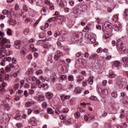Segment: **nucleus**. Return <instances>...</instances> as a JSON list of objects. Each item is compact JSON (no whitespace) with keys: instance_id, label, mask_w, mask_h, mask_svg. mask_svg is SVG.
<instances>
[{"instance_id":"13","label":"nucleus","mask_w":128,"mask_h":128,"mask_svg":"<svg viewBox=\"0 0 128 128\" xmlns=\"http://www.w3.org/2000/svg\"><path fill=\"white\" fill-rule=\"evenodd\" d=\"M114 28L116 32H122V25L120 24L118 22L114 23Z\"/></svg>"},{"instance_id":"47","label":"nucleus","mask_w":128,"mask_h":128,"mask_svg":"<svg viewBox=\"0 0 128 128\" xmlns=\"http://www.w3.org/2000/svg\"><path fill=\"white\" fill-rule=\"evenodd\" d=\"M5 70L6 72H12V69L6 66L5 68Z\"/></svg>"},{"instance_id":"36","label":"nucleus","mask_w":128,"mask_h":128,"mask_svg":"<svg viewBox=\"0 0 128 128\" xmlns=\"http://www.w3.org/2000/svg\"><path fill=\"white\" fill-rule=\"evenodd\" d=\"M32 72H34V68H30L26 72V74H32Z\"/></svg>"},{"instance_id":"6","label":"nucleus","mask_w":128,"mask_h":128,"mask_svg":"<svg viewBox=\"0 0 128 128\" xmlns=\"http://www.w3.org/2000/svg\"><path fill=\"white\" fill-rule=\"evenodd\" d=\"M20 83H18L16 84V85L14 86V89L15 90H18V92H16L18 94H22L24 92V91L20 88L24 86V80H20Z\"/></svg>"},{"instance_id":"52","label":"nucleus","mask_w":128,"mask_h":128,"mask_svg":"<svg viewBox=\"0 0 128 128\" xmlns=\"http://www.w3.org/2000/svg\"><path fill=\"white\" fill-rule=\"evenodd\" d=\"M90 100H95V101H96V100H98V97L96 96H92L90 98Z\"/></svg>"},{"instance_id":"24","label":"nucleus","mask_w":128,"mask_h":128,"mask_svg":"<svg viewBox=\"0 0 128 128\" xmlns=\"http://www.w3.org/2000/svg\"><path fill=\"white\" fill-rule=\"evenodd\" d=\"M108 76L109 78H114L116 76V74L114 73H110L108 75Z\"/></svg>"},{"instance_id":"45","label":"nucleus","mask_w":128,"mask_h":128,"mask_svg":"<svg viewBox=\"0 0 128 128\" xmlns=\"http://www.w3.org/2000/svg\"><path fill=\"white\" fill-rule=\"evenodd\" d=\"M83 32H90V27L86 26L84 28Z\"/></svg>"},{"instance_id":"16","label":"nucleus","mask_w":128,"mask_h":128,"mask_svg":"<svg viewBox=\"0 0 128 128\" xmlns=\"http://www.w3.org/2000/svg\"><path fill=\"white\" fill-rule=\"evenodd\" d=\"M80 62V64H88V60H86L84 59H82V58H80L76 60V64H78Z\"/></svg>"},{"instance_id":"26","label":"nucleus","mask_w":128,"mask_h":128,"mask_svg":"<svg viewBox=\"0 0 128 128\" xmlns=\"http://www.w3.org/2000/svg\"><path fill=\"white\" fill-rule=\"evenodd\" d=\"M57 2L60 6H62V8L64 6V0H57Z\"/></svg>"},{"instance_id":"21","label":"nucleus","mask_w":128,"mask_h":128,"mask_svg":"<svg viewBox=\"0 0 128 128\" xmlns=\"http://www.w3.org/2000/svg\"><path fill=\"white\" fill-rule=\"evenodd\" d=\"M47 98H50L54 96V94L50 92H47L45 94Z\"/></svg>"},{"instance_id":"19","label":"nucleus","mask_w":128,"mask_h":128,"mask_svg":"<svg viewBox=\"0 0 128 128\" xmlns=\"http://www.w3.org/2000/svg\"><path fill=\"white\" fill-rule=\"evenodd\" d=\"M38 22H40V20L32 19L30 22V24L32 26H36L38 24Z\"/></svg>"},{"instance_id":"34","label":"nucleus","mask_w":128,"mask_h":128,"mask_svg":"<svg viewBox=\"0 0 128 128\" xmlns=\"http://www.w3.org/2000/svg\"><path fill=\"white\" fill-rule=\"evenodd\" d=\"M9 24H11V26H14V24H16V20H12V19H10L9 20Z\"/></svg>"},{"instance_id":"33","label":"nucleus","mask_w":128,"mask_h":128,"mask_svg":"<svg viewBox=\"0 0 128 128\" xmlns=\"http://www.w3.org/2000/svg\"><path fill=\"white\" fill-rule=\"evenodd\" d=\"M124 18L128 20V9H126L124 12Z\"/></svg>"},{"instance_id":"15","label":"nucleus","mask_w":128,"mask_h":128,"mask_svg":"<svg viewBox=\"0 0 128 128\" xmlns=\"http://www.w3.org/2000/svg\"><path fill=\"white\" fill-rule=\"evenodd\" d=\"M63 56H64V54H62V52L60 50H58L56 52L54 56V60H58L59 58H60Z\"/></svg>"},{"instance_id":"50","label":"nucleus","mask_w":128,"mask_h":128,"mask_svg":"<svg viewBox=\"0 0 128 128\" xmlns=\"http://www.w3.org/2000/svg\"><path fill=\"white\" fill-rule=\"evenodd\" d=\"M6 94V89L5 88H2L0 90V94Z\"/></svg>"},{"instance_id":"44","label":"nucleus","mask_w":128,"mask_h":128,"mask_svg":"<svg viewBox=\"0 0 128 128\" xmlns=\"http://www.w3.org/2000/svg\"><path fill=\"white\" fill-rule=\"evenodd\" d=\"M74 116L76 118H78L80 116V113L79 112H76L74 114Z\"/></svg>"},{"instance_id":"5","label":"nucleus","mask_w":128,"mask_h":128,"mask_svg":"<svg viewBox=\"0 0 128 128\" xmlns=\"http://www.w3.org/2000/svg\"><path fill=\"white\" fill-rule=\"evenodd\" d=\"M10 42V40L6 39L4 36L0 37V46L4 48V46H6L7 48H10L12 46L10 44H8Z\"/></svg>"},{"instance_id":"55","label":"nucleus","mask_w":128,"mask_h":128,"mask_svg":"<svg viewBox=\"0 0 128 128\" xmlns=\"http://www.w3.org/2000/svg\"><path fill=\"white\" fill-rule=\"evenodd\" d=\"M6 80H10V75L8 74H6L5 76Z\"/></svg>"},{"instance_id":"54","label":"nucleus","mask_w":128,"mask_h":128,"mask_svg":"<svg viewBox=\"0 0 128 128\" xmlns=\"http://www.w3.org/2000/svg\"><path fill=\"white\" fill-rule=\"evenodd\" d=\"M28 94H30L31 96L34 94V90L32 89L29 90Z\"/></svg>"},{"instance_id":"42","label":"nucleus","mask_w":128,"mask_h":128,"mask_svg":"<svg viewBox=\"0 0 128 128\" xmlns=\"http://www.w3.org/2000/svg\"><path fill=\"white\" fill-rule=\"evenodd\" d=\"M72 12L74 14H78V9L76 8H73Z\"/></svg>"},{"instance_id":"63","label":"nucleus","mask_w":128,"mask_h":128,"mask_svg":"<svg viewBox=\"0 0 128 128\" xmlns=\"http://www.w3.org/2000/svg\"><path fill=\"white\" fill-rule=\"evenodd\" d=\"M24 96H26V98H28V90H24Z\"/></svg>"},{"instance_id":"23","label":"nucleus","mask_w":128,"mask_h":128,"mask_svg":"<svg viewBox=\"0 0 128 128\" xmlns=\"http://www.w3.org/2000/svg\"><path fill=\"white\" fill-rule=\"evenodd\" d=\"M90 116V118L88 117V115H85L84 116V120L86 122L87 120H93V118H94L92 116Z\"/></svg>"},{"instance_id":"2","label":"nucleus","mask_w":128,"mask_h":128,"mask_svg":"<svg viewBox=\"0 0 128 128\" xmlns=\"http://www.w3.org/2000/svg\"><path fill=\"white\" fill-rule=\"evenodd\" d=\"M77 83L78 84H82L83 86H86L88 84H94V76H90L88 80H86L85 82L84 80V76H79L77 78Z\"/></svg>"},{"instance_id":"27","label":"nucleus","mask_w":128,"mask_h":128,"mask_svg":"<svg viewBox=\"0 0 128 128\" xmlns=\"http://www.w3.org/2000/svg\"><path fill=\"white\" fill-rule=\"evenodd\" d=\"M62 8L64 10V12H66V14H68V12H70V8H68L66 6H63Z\"/></svg>"},{"instance_id":"51","label":"nucleus","mask_w":128,"mask_h":128,"mask_svg":"<svg viewBox=\"0 0 128 128\" xmlns=\"http://www.w3.org/2000/svg\"><path fill=\"white\" fill-rule=\"evenodd\" d=\"M3 14H4V16H6L8 14V10H3L2 12Z\"/></svg>"},{"instance_id":"43","label":"nucleus","mask_w":128,"mask_h":128,"mask_svg":"<svg viewBox=\"0 0 128 128\" xmlns=\"http://www.w3.org/2000/svg\"><path fill=\"white\" fill-rule=\"evenodd\" d=\"M47 112L50 114H54V110H52V109L51 108H48L47 110Z\"/></svg>"},{"instance_id":"62","label":"nucleus","mask_w":128,"mask_h":128,"mask_svg":"<svg viewBox=\"0 0 128 128\" xmlns=\"http://www.w3.org/2000/svg\"><path fill=\"white\" fill-rule=\"evenodd\" d=\"M64 50L66 52H70V48H68V46H64Z\"/></svg>"},{"instance_id":"14","label":"nucleus","mask_w":128,"mask_h":128,"mask_svg":"<svg viewBox=\"0 0 128 128\" xmlns=\"http://www.w3.org/2000/svg\"><path fill=\"white\" fill-rule=\"evenodd\" d=\"M117 46L118 48V52L120 54H125L126 50V48L124 46H122V45H120V44H117Z\"/></svg>"},{"instance_id":"1","label":"nucleus","mask_w":128,"mask_h":128,"mask_svg":"<svg viewBox=\"0 0 128 128\" xmlns=\"http://www.w3.org/2000/svg\"><path fill=\"white\" fill-rule=\"evenodd\" d=\"M83 34L82 32H77L73 34H72L71 38V42L74 44H78V46H83L84 43L82 40V38Z\"/></svg>"},{"instance_id":"60","label":"nucleus","mask_w":128,"mask_h":128,"mask_svg":"<svg viewBox=\"0 0 128 128\" xmlns=\"http://www.w3.org/2000/svg\"><path fill=\"white\" fill-rule=\"evenodd\" d=\"M16 128H22V123H17L16 124Z\"/></svg>"},{"instance_id":"18","label":"nucleus","mask_w":128,"mask_h":128,"mask_svg":"<svg viewBox=\"0 0 128 128\" xmlns=\"http://www.w3.org/2000/svg\"><path fill=\"white\" fill-rule=\"evenodd\" d=\"M22 44V42H20V40H16L15 42V44H14V48H20V46Z\"/></svg>"},{"instance_id":"30","label":"nucleus","mask_w":128,"mask_h":128,"mask_svg":"<svg viewBox=\"0 0 128 128\" xmlns=\"http://www.w3.org/2000/svg\"><path fill=\"white\" fill-rule=\"evenodd\" d=\"M43 46L44 48H50V47L52 46V45L50 44V43H46L43 45Z\"/></svg>"},{"instance_id":"41","label":"nucleus","mask_w":128,"mask_h":128,"mask_svg":"<svg viewBox=\"0 0 128 128\" xmlns=\"http://www.w3.org/2000/svg\"><path fill=\"white\" fill-rule=\"evenodd\" d=\"M68 4L70 6H74V1L73 0H68Z\"/></svg>"},{"instance_id":"38","label":"nucleus","mask_w":128,"mask_h":128,"mask_svg":"<svg viewBox=\"0 0 128 128\" xmlns=\"http://www.w3.org/2000/svg\"><path fill=\"white\" fill-rule=\"evenodd\" d=\"M6 34L8 36H10L12 34V30L10 28H8L6 32Z\"/></svg>"},{"instance_id":"48","label":"nucleus","mask_w":128,"mask_h":128,"mask_svg":"<svg viewBox=\"0 0 128 128\" xmlns=\"http://www.w3.org/2000/svg\"><path fill=\"white\" fill-rule=\"evenodd\" d=\"M56 74H52V76H51V80H54V82H56Z\"/></svg>"},{"instance_id":"58","label":"nucleus","mask_w":128,"mask_h":128,"mask_svg":"<svg viewBox=\"0 0 128 128\" xmlns=\"http://www.w3.org/2000/svg\"><path fill=\"white\" fill-rule=\"evenodd\" d=\"M42 106L43 108H46V106H48V103H46V102H44L42 104Z\"/></svg>"},{"instance_id":"4","label":"nucleus","mask_w":128,"mask_h":128,"mask_svg":"<svg viewBox=\"0 0 128 128\" xmlns=\"http://www.w3.org/2000/svg\"><path fill=\"white\" fill-rule=\"evenodd\" d=\"M84 36L87 44H94L96 42V35L94 34H86Z\"/></svg>"},{"instance_id":"12","label":"nucleus","mask_w":128,"mask_h":128,"mask_svg":"<svg viewBox=\"0 0 128 128\" xmlns=\"http://www.w3.org/2000/svg\"><path fill=\"white\" fill-rule=\"evenodd\" d=\"M37 84L39 88H44L45 90H48V85L47 84H44V83L42 82H40V80H37Z\"/></svg>"},{"instance_id":"59","label":"nucleus","mask_w":128,"mask_h":128,"mask_svg":"<svg viewBox=\"0 0 128 128\" xmlns=\"http://www.w3.org/2000/svg\"><path fill=\"white\" fill-rule=\"evenodd\" d=\"M81 126H82V124H80V122H78L76 123L75 127L76 128H80Z\"/></svg>"},{"instance_id":"3","label":"nucleus","mask_w":128,"mask_h":128,"mask_svg":"<svg viewBox=\"0 0 128 128\" xmlns=\"http://www.w3.org/2000/svg\"><path fill=\"white\" fill-rule=\"evenodd\" d=\"M54 38L58 37V40L60 42H64L68 38V34L66 31L58 32L54 34Z\"/></svg>"},{"instance_id":"40","label":"nucleus","mask_w":128,"mask_h":128,"mask_svg":"<svg viewBox=\"0 0 128 128\" xmlns=\"http://www.w3.org/2000/svg\"><path fill=\"white\" fill-rule=\"evenodd\" d=\"M102 94H104V96H108V91L106 89H104L102 90Z\"/></svg>"},{"instance_id":"10","label":"nucleus","mask_w":128,"mask_h":128,"mask_svg":"<svg viewBox=\"0 0 128 128\" xmlns=\"http://www.w3.org/2000/svg\"><path fill=\"white\" fill-rule=\"evenodd\" d=\"M122 68V64H120V62L118 60H115L113 62V64H112V70H120Z\"/></svg>"},{"instance_id":"22","label":"nucleus","mask_w":128,"mask_h":128,"mask_svg":"<svg viewBox=\"0 0 128 128\" xmlns=\"http://www.w3.org/2000/svg\"><path fill=\"white\" fill-rule=\"evenodd\" d=\"M82 88L80 87H76L75 88V92L76 94H81Z\"/></svg>"},{"instance_id":"29","label":"nucleus","mask_w":128,"mask_h":128,"mask_svg":"<svg viewBox=\"0 0 128 128\" xmlns=\"http://www.w3.org/2000/svg\"><path fill=\"white\" fill-rule=\"evenodd\" d=\"M123 102L125 104H128V96H125L123 98Z\"/></svg>"},{"instance_id":"64","label":"nucleus","mask_w":128,"mask_h":128,"mask_svg":"<svg viewBox=\"0 0 128 128\" xmlns=\"http://www.w3.org/2000/svg\"><path fill=\"white\" fill-rule=\"evenodd\" d=\"M95 22L97 24H102V21H100V18H96V20H95Z\"/></svg>"},{"instance_id":"9","label":"nucleus","mask_w":128,"mask_h":128,"mask_svg":"<svg viewBox=\"0 0 128 128\" xmlns=\"http://www.w3.org/2000/svg\"><path fill=\"white\" fill-rule=\"evenodd\" d=\"M24 106L25 108H30V106L34 110V108H36V102L34 101L27 102L25 103Z\"/></svg>"},{"instance_id":"61","label":"nucleus","mask_w":128,"mask_h":128,"mask_svg":"<svg viewBox=\"0 0 128 128\" xmlns=\"http://www.w3.org/2000/svg\"><path fill=\"white\" fill-rule=\"evenodd\" d=\"M112 96L113 98H117L118 94L116 93V92H112Z\"/></svg>"},{"instance_id":"32","label":"nucleus","mask_w":128,"mask_h":128,"mask_svg":"<svg viewBox=\"0 0 128 128\" xmlns=\"http://www.w3.org/2000/svg\"><path fill=\"white\" fill-rule=\"evenodd\" d=\"M110 36H112V34H108V33H107L104 35L103 38L106 40V38H110Z\"/></svg>"},{"instance_id":"11","label":"nucleus","mask_w":128,"mask_h":128,"mask_svg":"<svg viewBox=\"0 0 128 128\" xmlns=\"http://www.w3.org/2000/svg\"><path fill=\"white\" fill-rule=\"evenodd\" d=\"M102 26L104 32H110L108 30H112V29H110L112 26L108 24V22L104 23V24L102 25Z\"/></svg>"},{"instance_id":"8","label":"nucleus","mask_w":128,"mask_h":128,"mask_svg":"<svg viewBox=\"0 0 128 128\" xmlns=\"http://www.w3.org/2000/svg\"><path fill=\"white\" fill-rule=\"evenodd\" d=\"M117 84L118 86V88L122 90V88H126V86L128 84V81L125 78H121L118 80Z\"/></svg>"},{"instance_id":"46","label":"nucleus","mask_w":128,"mask_h":128,"mask_svg":"<svg viewBox=\"0 0 128 128\" xmlns=\"http://www.w3.org/2000/svg\"><path fill=\"white\" fill-rule=\"evenodd\" d=\"M122 62L124 63L128 62V58L126 56L123 57L122 58Z\"/></svg>"},{"instance_id":"57","label":"nucleus","mask_w":128,"mask_h":128,"mask_svg":"<svg viewBox=\"0 0 128 128\" xmlns=\"http://www.w3.org/2000/svg\"><path fill=\"white\" fill-rule=\"evenodd\" d=\"M49 8L50 10H54V4H50L49 5Z\"/></svg>"},{"instance_id":"56","label":"nucleus","mask_w":128,"mask_h":128,"mask_svg":"<svg viewBox=\"0 0 128 128\" xmlns=\"http://www.w3.org/2000/svg\"><path fill=\"white\" fill-rule=\"evenodd\" d=\"M2 104L3 106H6V108H9L10 107V105H8V104L6 102L3 101L2 102Z\"/></svg>"},{"instance_id":"35","label":"nucleus","mask_w":128,"mask_h":128,"mask_svg":"<svg viewBox=\"0 0 128 128\" xmlns=\"http://www.w3.org/2000/svg\"><path fill=\"white\" fill-rule=\"evenodd\" d=\"M36 76H42V70H38L36 72Z\"/></svg>"},{"instance_id":"31","label":"nucleus","mask_w":128,"mask_h":128,"mask_svg":"<svg viewBox=\"0 0 128 128\" xmlns=\"http://www.w3.org/2000/svg\"><path fill=\"white\" fill-rule=\"evenodd\" d=\"M38 87V80H36V82L32 84V88H36Z\"/></svg>"},{"instance_id":"39","label":"nucleus","mask_w":128,"mask_h":128,"mask_svg":"<svg viewBox=\"0 0 128 128\" xmlns=\"http://www.w3.org/2000/svg\"><path fill=\"white\" fill-rule=\"evenodd\" d=\"M4 62H12V58L10 57H6L4 58V59L3 60Z\"/></svg>"},{"instance_id":"7","label":"nucleus","mask_w":128,"mask_h":128,"mask_svg":"<svg viewBox=\"0 0 128 128\" xmlns=\"http://www.w3.org/2000/svg\"><path fill=\"white\" fill-rule=\"evenodd\" d=\"M12 54V52L10 50H6V48L1 47L0 48V58H4L6 56H10Z\"/></svg>"},{"instance_id":"53","label":"nucleus","mask_w":128,"mask_h":128,"mask_svg":"<svg viewBox=\"0 0 128 128\" xmlns=\"http://www.w3.org/2000/svg\"><path fill=\"white\" fill-rule=\"evenodd\" d=\"M30 32V30L28 28H26L23 32V34H24L25 35L28 34Z\"/></svg>"},{"instance_id":"37","label":"nucleus","mask_w":128,"mask_h":128,"mask_svg":"<svg viewBox=\"0 0 128 128\" xmlns=\"http://www.w3.org/2000/svg\"><path fill=\"white\" fill-rule=\"evenodd\" d=\"M30 50H33V52H36V50H38V49L34 47V44H30Z\"/></svg>"},{"instance_id":"25","label":"nucleus","mask_w":128,"mask_h":128,"mask_svg":"<svg viewBox=\"0 0 128 128\" xmlns=\"http://www.w3.org/2000/svg\"><path fill=\"white\" fill-rule=\"evenodd\" d=\"M37 100H40V102H42L43 100H44V96L42 95H40L38 96H37Z\"/></svg>"},{"instance_id":"28","label":"nucleus","mask_w":128,"mask_h":128,"mask_svg":"<svg viewBox=\"0 0 128 128\" xmlns=\"http://www.w3.org/2000/svg\"><path fill=\"white\" fill-rule=\"evenodd\" d=\"M6 74V72H4V68H1L0 69V76H4Z\"/></svg>"},{"instance_id":"17","label":"nucleus","mask_w":128,"mask_h":128,"mask_svg":"<svg viewBox=\"0 0 128 128\" xmlns=\"http://www.w3.org/2000/svg\"><path fill=\"white\" fill-rule=\"evenodd\" d=\"M29 122H30V124H31L33 126H36L38 122L36 121L34 117H32L30 118Z\"/></svg>"},{"instance_id":"20","label":"nucleus","mask_w":128,"mask_h":128,"mask_svg":"<svg viewBox=\"0 0 128 128\" xmlns=\"http://www.w3.org/2000/svg\"><path fill=\"white\" fill-rule=\"evenodd\" d=\"M47 62L48 64H52V62H54V60H52V56L50 55L48 56Z\"/></svg>"},{"instance_id":"49","label":"nucleus","mask_w":128,"mask_h":128,"mask_svg":"<svg viewBox=\"0 0 128 128\" xmlns=\"http://www.w3.org/2000/svg\"><path fill=\"white\" fill-rule=\"evenodd\" d=\"M68 79L70 82H74V76L72 75H70L68 76Z\"/></svg>"}]
</instances>
